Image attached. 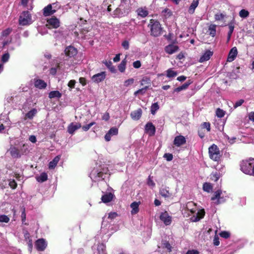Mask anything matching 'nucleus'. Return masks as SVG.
Returning <instances> with one entry per match:
<instances>
[{"label": "nucleus", "mask_w": 254, "mask_h": 254, "mask_svg": "<svg viewBox=\"0 0 254 254\" xmlns=\"http://www.w3.org/2000/svg\"><path fill=\"white\" fill-rule=\"evenodd\" d=\"M109 170L106 167L101 169L94 168L90 173V178L94 182L105 179Z\"/></svg>", "instance_id": "f257e3e1"}, {"label": "nucleus", "mask_w": 254, "mask_h": 254, "mask_svg": "<svg viewBox=\"0 0 254 254\" xmlns=\"http://www.w3.org/2000/svg\"><path fill=\"white\" fill-rule=\"evenodd\" d=\"M148 27L150 28V34L154 37L159 36L162 32V28L160 23L153 19H151Z\"/></svg>", "instance_id": "f03ea898"}, {"label": "nucleus", "mask_w": 254, "mask_h": 254, "mask_svg": "<svg viewBox=\"0 0 254 254\" xmlns=\"http://www.w3.org/2000/svg\"><path fill=\"white\" fill-rule=\"evenodd\" d=\"M254 162V159L242 161L240 164L241 170L246 174L251 175Z\"/></svg>", "instance_id": "7ed1b4c3"}, {"label": "nucleus", "mask_w": 254, "mask_h": 254, "mask_svg": "<svg viewBox=\"0 0 254 254\" xmlns=\"http://www.w3.org/2000/svg\"><path fill=\"white\" fill-rule=\"evenodd\" d=\"M208 153L210 158L215 161H218L220 160L221 155L220 150L217 146L213 144L209 147Z\"/></svg>", "instance_id": "20e7f679"}, {"label": "nucleus", "mask_w": 254, "mask_h": 254, "mask_svg": "<svg viewBox=\"0 0 254 254\" xmlns=\"http://www.w3.org/2000/svg\"><path fill=\"white\" fill-rule=\"evenodd\" d=\"M129 11V6L128 4H120L114 11V15L118 17H123L126 15Z\"/></svg>", "instance_id": "39448f33"}, {"label": "nucleus", "mask_w": 254, "mask_h": 254, "mask_svg": "<svg viewBox=\"0 0 254 254\" xmlns=\"http://www.w3.org/2000/svg\"><path fill=\"white\" fill-rule=\"evenodd\" d=\"M19 23L21 25H27L32 23L31 15L29 11H24L20 16Z\"/></svg>", "instance_id": "423d86ee"}, {"label": "nucleus", "mask_w": 254, "mask_h": 254, "mask_svg": "<svg viewBox=\"0 0 254 254\" xmlns=\"http://www.w3.org/2000/svg\"><path fill=\"white\" fill-rule=\"evenodd\" d=\"M159 218L166 226L170 225L172 222V217L169 215L167 211L162 212Z\"/></svg>", "instance_id": "0eeeda50"}, {"label": "nucleus", "mask_w": 254, "mask_h": 254, "mask_svg": "<svg viewBox=\"0 0 254 254\" xmlns=\"http://www.w3.org/2000/svg\"><path fill=\"white\" fill-rule=\"evenodd\" d=\"M47 246V242L43 238L37 240L35 242V247L38 251H44Z\"/></svg>", "instance_id": "6e6552de"}, {"label": "nucleus", "mask_w": 254, "mask_h": 254, "mask_svg": "<svg viewBox=\"0 0 254 254\" xmlns=\"http://www.w3.org/2000/svg\"><path fill=\"white\" fill-rule=\"evenodd\" d=\"M106 76V72L105 71H102L93 75L91 77V79L94 82L99 83L105 79Z\"/></svg>", "instance_id": "1a4fd4ad"}, {"label": "nucleus", "mask_w": 254, "mask_h": 254, "mask_svg": "<svg viewBox=\"0 0 254 254\" xmlns=\"http://www.w3.org/2000/svg\"><path fill=\"white\" fill-rule=\"evenodd\" d=\"M221 194L222 190H217L215 192L214 196L211 197V199L213 201L216 199L217 201L215 202L216 204H219L221 202H224L225 199H224L223 197H221Z\"/></svg>", "instance_id": "9d476101"}, {"label": "nucleus", "mask_w": 254, "mask_h": 254, "mask_svg": "<svg viewBox=\"0 0 254 254\" xmlns=\"http://www.w3.org/2000/svg\"><path fill=\"white\" fill-rule=\"evenodd\" d=\"M179 47L178 46L171 44L166 46L164 50L165 52L168 54H173L179 51Z\"/></svg>", "instance_id": "9b49d317"}, {"label": "nucleus", "mask_w": 254, "mask_h": 254, "mask_svg": "<svg viewBox=\"0 0 254 254\" xmlns=\"http://www.w3.org/2000/svg\"><path fill=\"white\" fill-rule=\"evenodd\" d=\"M64 53L66 56L71 58L76 55L77 50L74 47L69 46L65 49Z\"/></svg>", "instance_id": "f8f14e48"}, {"label": "nucleus", "mask_w": 254, "mask_h": 254, "mask_svg": "<svg viewBox=\"0 0 254 254\" xmlns=\"http://www.w3.org/2000/svg\"><path fill=\"white\" fill-rule=\"evenodd\" d=\"M118 133V129L116 127H111L108 132L105 135V139L107 141L111 140V136L117 135Z\"/></svg>", "instance_id": "ddd939ff"}, {"label": "nucleus", "mask_w": 254, "mask_h": 254, "mask_svg": "<svg viewBox=\"0 0 254 254\" xmlns=\"http://www.w3.org/2000/svg\"><path fill=\"white\" fill-rule=\"evenodd\" d=\"M47 26H51V28H57L60 26V20L56 17H52L47 20Z\"/></svg>", "instance_id": "4468645a"}, {"label": "nucleus", "mask_w": 254, "mask_h": 254, "mask_svg": "<svg viewBox=\"0 0 254 254\" xmlns=\"http://www.w3.org/2000/svg\"><path fill=\"white\" fill-rule=\"evenodd\" d=\"M186 143V138L181 135L177 136L174 140V144L177 147H179Z\"/></svg>", "instance_id": "2eb2a0df"}, {"label": "nucleus", "mask_w": 254, "mask_h": 254, "mask_svg": "<svg viewBox=\"0 0 254 254\" xmlns=\"http://www.w3.org/2000/svg\"><path fill=\"white\" fill-rule=\"evenodd\" d=\"M55 3L52 4H49L43 9V15L45 16H48L52 15L56 12V10L52 9V5H54Z\"/></svg>", "instance_id": "dca6fc26"}, {"label": "nucleus", "mask_w": 254, "mask_h": 254, "mask_svg": "<svg viewBox=\"0 0 254 254\" xmlns=\"http://www.w3.org/2000/svg\"><path fill=\"white\" fill-rule=\"evenodd\" d=\"M11 156L14 158H18L20 157L19 148L14 146H11L8 150Z\"/></svg>", "instance_id": "f3484780"}, {"label": "nucleus", "mask_w": 254, "mask_h": 254, "mask_svg": "<svg viewBox=\"0 0 254 254\" xmlns=\"http://www.w3.org/2000/svg\"><path fill=\"white\" fill-rule=\"evenodd\" d=\"M81 127V124L79 123L74 124L71 123L67 127V131L69 134H72L75 130Z\"/></svg>", "instance_id": "a211bd4d"}, {"label": "nucleus", "mask_w": 254, "mask_h": 254, "mask_svg": "<svg viewBox=\"0 0 254 254\" xmlns=\"http://www.w3.org/2000/svg\"><path fill=\"white\" fill-rule=\"evenodd\" d=\"M238 54V51L236 47H234L232 48L230 51L229 52L228 58L227 61L229 62H231L233 61L236 58Z\"/></svg>", "instance_id": "6ab92c4d"}, {"label": "nucleus", "mask_w": 254, "mask_h": 254, "mask_svg": "<svg viewBox=\"0 0 254 254\" xmlns=\"http://www.w3.org/2000/svg\"><path fill=\"white\" fill-rule=\"evenodd\" d=\"M145 130L150 135H153L155 133V127L152 123H147L145 127Z\"/></svg>", "instance_id": "aec40b11"}, {"label": "nucleus", "mask_w": 254, "mask_h": 254, "mask_svg": "<svg viewBox=\"0 0 254 254\" xmlns=\"http://www.w3.org/2000/svg\"><path fill=\"white\" fill-rule=\"evenodd\" d=\"M204 215V210L203 209L200 210L197 212L196 215H193L191 217V220L192 222H197L199 221L201 219L203 218Z\"/></svg>", "instance_id": "412c9836"}, {"label": "nucleus", "mask_w": 254, "mask_h": 254, "mask_svg": "<svg viewBox=\"0 0 254 254\" xmlns=\"http://www.w3.org/2000/svg\"><path fill=\"white\" fill-rule=\"evenodd\" d=\"M213 52L207 50L206 51L200 58L199 62L200 63H203L204 62L209 60L210 57L212 56Z\"/></svg>", "instance_id": "4be33fe9"}, {"label": "nucleus", "mask_w": 254, "mask_h": 254, "mask_svg": "<svg viewBox=\"0 0 254 254\" xmlns=\"http://www.w3.org/2000/svg\"><path fill=\"white\" fill-rule=\"evenodd\" d=\"M141 115L142 110L139 108L136 111L132 112L130 114V116L133 120H138L140 118Z\"/></svg>", "instance_id": "5701e85b"}, {"label": "nucleus", "mask_w": 254, "mask_h": 254, "mask_svg": "<svg viewBox=\"0 0 254 254\" xmlns=\"http://www.w3.org/2000/svg\"><path fill=\"white\" fill-rule=\"evenodd\" d=\"M114 194L111 192L106 193L102 195L101 200L104 203H108L111 201L113 198Z\"/></svg>", "instance_id": "b1692460"}, {"label": "nucleus", "mask_w": 254, "mask_h": 254, "mask_svg": "<svg viewBox=\"0 0 254 254\" xmlns=\"http://www.w3.org/2000/svg\"><path fill=\"white\" fill-rule=\"evenodd\" d=\"M34 85L39 89H44L47 87V83L42 79H35Z\"/></svg>", "instance_id": "393cba45"}, {"label": "nucleus", "mask_w": 254, "mask_h": 254, "mask_svg": "<svg viewBox=\"0 0 254 254\" xmlns=\"http://www.w3.org/2000/svg\"><path fill=\"white\" fill-rule=\"evenodd\" d=\"M137 15L141 18H144L148 14V12L146 8H139L136 10Z\"/></svg>", "instance_id": "a878e982"}, {"label": "nucleus", "mask_w": 254, "mask_h": 254, "mask_svg": "<svg viewBox=\"0 0 254 254\" xmlns=\"http://www.w3.org/2000/svg\"><path fill=\"white\" fill-rule=\"evenodd\" d=\"M186 208L187 210H189L191 213H194L196 210L195 204L192 201L188 202L186 204Z\"/></svg>", "instance_id": "bb28decb"}, {"label": "nucleus", "mask_w": 254, "mask_h": 254, "mask_svg": "<svg viewBox=\"0 0 254 254\" xmlns=\"http://www.w3.org/2000/svg\"><path fill=\"white\" fill-rule=\"evenodd\" d=\"M199 0H193L191 3L189 8V12L190 14H192L194 13L195 8L198 5Z\"/></svg>", "instance_id": "cd10ccee"}, {"label": "nucleus", "mask_w": 254, "mask_h": 254, "mask_svg": "<svg viewBox=\"0 0 254 254\" xmlns=\"http://www.w3.org/2000/svg\"><path fill=\"white\" fill-rule=\"evenodd\" d=\"M139 203V202H133L130 204V207L132 209L131 211V214H135L138 212Z\"/></svg>", "instance_id": "c85d7f7f"}, {"label": "nucleus", "mask_w": 254, "mask_h": 254, "mask_svg": "<svg viewBox=\"0 0 254 254\" xmlns=\"http://www.w3.org/2000/svg\"><path fill=\"white\" fill-rule=\"evenodd\" d=\"M190 81H188L186 83H185L184 84H183L182 86H180L176 88L174 90V92H179L182 90L186 89L191 84Z\"/></svg>", "instance_id": "c756f323"}, {"label": "nucleus", "mask_w": 254, "mask_h": 254, "mask_svg": "<svg viewBox=\"0 0 254 254\" xmlns=\"http://www.w3.org/2000/svg\"><path fill=\"white\" fill-rule=\"evenodd\" d=\"M105 65L109 68L110 71L112 73H115L116 72V69L115 67L113 65L111 61H105L103 62Z\"/></svg>", "instance_id": "7c9ffc66"}, {"label": "nucleus", "mask_w": 254, "mask_h": 254, "mask_svg": "<svg viewBox=\"0 0 254 254\" xmlns=\"http://www.w3.org/2000/svg\"><path fill=\"white\" fill-rule=\"evenodd\" d=\"M19 152L20 153V157L24 154L27 153L28 152V145L26 144H23L19 147Z\"/></svg>", "instance_id": "2f4dec72"}, {"label": "nucleus", "mask_w": 254, "mask_h": 254, "mask_svg": "<svg viewBox=\"0 0 254 254\" xmlns=\"http://www.w3.org/2000/svg\"><path fill=\"white\" fill-rule=\"evenodd\" d=\"M36 180L40 183H43L44 182H45L48 179V175L46 173H41L40 176H37Z\"/></svg>", "instance_id": "473e14b6"}, {"label": "nucleus", "mask_w": 254, "mask_h": 254, "mask_svg": "<svg viewBox=\"0 0 254 254\" xmlns=\"http://www.w3.org/2000/svg\"><path fill=\"white\" fill-rule=\"evenodd\" d=\"M60 157L59 156H57L54 158L53 161H51L49 164V168L50 169H54L57 165V163L59 161Z\"/></svg>", "instance_id": "72a5a7b5"}, {"label": "nucleus", "mask_w": 254, "mask_h": 254, "mask_svg": "<svg viewBox=\"0 0 254 254\" xmlns=\"http://www.w3.org/2000/svg\"><path fill=\"white\" fill-rule=\"evenodd\" d=\"M62 96V94L59 91H51L49 94L50 98H60Z\"/></svg>", "instance_id": "f704fd0d"}, {"label": "nucleus", "mask_w": 254, "mask_h": 254, "mask_svg": "<svg viewBox=\"0 0 254 254\" xmlns=\"http://www.w3.org/2000/svg\"><path fill=\"white\" fill-rule=\"evenodd\" d=\"M160 194L161 195V196L165 198L169 197L171 196V193L166 188L160 189Z\"/></svg>", "instance_id": "c9c22d12"}, {"label": "nucleus", "mask_w": 254, "mask_h": 254, "mask_svg": "<svg viewBox=\"0 0 254 254\" xmlns=\"http://www.w3.org/2000/svg\"><path fill=\"white\" fill-rule=\"evenodd\" d=\"M220 177V173L217 172H213L210 175V179L214 182H217Z\"/></svg>", "instance_id": "e433bc0d"}, {"label": "nucleus", "mask_w": 254, "mask_h": 254, "mask_svg": "<svg viewBox=\"0 0 254 254\" xmlns=\"http://www.w3.org/2000/svg\"><path fill=\"white\" fill-rule=\"evenodd\" d=\"M216 25L214 24H211L209 26L208 30L209 32V35L212 37H214L216 35Z\"/></svg>", "instance_id": "4c0bfd02"}, {"label": "nucleus", "mask_w": 254, "mask_h": 254, "mask_svg": "<svg viewBox=\"0 0 254 254\" xmlns=\"http://www.w3.org/2000/svg\"><path fill=\"white\" fill-rule=\"evenodd\" d=\"M12 32L11 28H8L2 31L1 33V36L0 39L2 40L3 37H6L8 36Z\"/></svg>", "instance_id": "58836bf2"}, {"label": "nucleus", "mask_w": 254, "mask_h": 254, "mask_svg": "<svg viewBox=\"0 0 254 254\" xmlns=\"http://www.w3.org/2000/svg\"><path fill=\"white\" fill-rule=\"evenodd\" d=\"M37 113V110L33 109L29 111L25 115L26 117L29 119H32Z\"/></svg>", "instance_id": "ea45409f"}, {"label": "nucleus", "mask_w": 254, "mask_h": 254, "mask_svg": "<svg viewBox=\"0 0 254 254\" xmlns=\"http://www.w3.org/2000/svg\"><path fill=\"white\" fill-rule=\"evenodd\" d=\"M127 61L126 59H124L122 61L121 64L118 66V69L121 72H123L125 71L126 69V65Z\"/></svg>", "instance_id": "a19ab883"}, {"label": "nucleus", "mask_w": 254, "mask_h": 254, "mask_svg": "<svg viewBox=\"0 0 254 254\" xmlns=\"http://www.w3.org/2000/svg\"><path fill=\"white\" fill-rule=\"evenodd\" d=\"M203 190L205 191L209 192L212 190V186L210 183H205L203 185Z\"/></svg>", "instance_id": "79ce46f5"}, {"label": "nucleus", "mask_w": 254, "mask_h": 254, "mask_svg": "<svg viewBox=\"0 0 254 254\" xmlns=\"http://www.w3.org/2000/svg\"><path fill=\"white\" fill-rule=\"evenodd\" d=\"M167 76L169 78L174 77L177 75V72L172 69L169 68L167 71Z\"/></svg>", "instance_id": "37998d69"}, {"label": "nucleus", "mask_w": 254, "mask_h": 254, "mask_svg": "<svg viewBox=\"0 0 254 254\" xmlns=\"http://www.w3.org/2000/svg\"><path fill=\"white\" fill-rule=\"evenodd\" d=\"M159 107L157 103H154L151 106L150 111L152 114L154 115L159 109Z\"/></svg>", "instance_id": "c03bdc74"}, {"label": "nucleus", "mask_w": 254, "mask_h": 254, "mask_svg": "<svg viewBox=\"0 0 254 254\" xmlns=\"http://www.w3.org/2000/svg\"><path fill=\"white\" fill-rule=\"evenodd\" d=\"M228 27H229V32L228 34H232L234 27H235V21L234 20H232L231 22H230L228 24Z\"/></svg>", "instance_id": "a18cd8bd"}, {"label": "nucleus", "mask_w": 254, "mask_h": 254, "mask_svg": "<svg viewBox=\"0 0 254 254\" xmlns=\"http://www.w3.org/2000/svg\"><path fill=\"white\" fill-rule=\"evenodd\" d=\"M239 15L241 18H245L249 16V12L245 9H242L239 12Z\"/></svg>", "instance_id": "49530a36"}, {"label": "nucleus", "mask_w": 254, "mask_h": 254, "mask_svg": "<svg viewBox=\"0 0 254 254\" xmlns=\"http://www.w3.org/2000/svg\"><path fill=\"white\" fill-rule=\"evenodd\" d=\"M225 114V112L223 111V110L218 108L216 109V115L217 116V117L221 118L224 116Z\"/></svg>", "instance_id": "de8ad7c7"}, {"label": "nucleus", "mask_w": 254, "mask_h": 254, "mask_svg": "<svg viewBox=\"0 0 254 254\" xmlns=\"http://www.w3.org/2000/svg\"><path fill=\"white\" fill-rule=\"evenodd\" d=\"M147 184L148 186L152 188L154 187L155 186V184L153 181V177H151L150 175L148 176L147 179Z\"/></svg>", "instance_id": "09e8293b"}, {"label": "nucleus", "mask_w": 254, "mask_h": 254, "mask_svg": "<svg viewBox=\"0 0 254 254\" xmlns=\"http://www.w3.org/2000/svg\"><path fill=\"white\" fill-rule=\"evenodd\" d=\"M9 220V218L7 215H0V222L8 223Z\"/></svg>", "instance_id": "8fccbe9b"}, {"label": "nucleus", "mask_w": 254, "mask_h": 254, "mask_svg": "<svg viewBox=\"0 0 254 254\" xmlns=\"http://www.w3.org/2000/svg\"><path fill=\"white\" fill-rule=\"evenodd\" d=\"M163 247L166 248L168 252H170L172 251V247L169 243L167 241H165L162 243Z\"/></svg>", "instance_id": "3c124183"}, {"label": "nucleus", "mask_w": 254, "mask_h": 254, "mask_svg": "<svg viewBox=\"0 0 254 254\" xmlns=\"http://www.w3.org/2000/svg\"><path fill=\"white\" fill-rule=\"evenodd\" d=\"M9 54L8 53H6L4 54L1 57V62L3 63H5L7 62H8L9 59Z\"/></svg>", "instance_id": "603ef678"}, {"label": "nucleus", "mask_w": 254, "mask_h": 254, "mask_svg": "<svg viewBox=\"0 0 254 254\" xmlns=\"http://www.w3.org/2000/svg\"><path fill=\"white\" fill-rule=\"evenodd\" d=\"M134 80L133 78H129L127 80H126L124 82V86L125 87H128L134 83Z\"/></svg>", "instance_id": "864d4df0"}, {"label": "nucleus", "mask_w": 254, "mask_h": 254, "mask_svg": "<svg viewBox=\"0 0 254 254\" xmlns=\"http://www.w3.org/2000/svg\"><path fill=\"white\" fill-rule=\"evenodd\" d=\"M220 237L225 238L227 239L230 237V233L229 232L227 231H222L219 234Z\"/></svg>", "instance_id": "5fc2aeb1"}, {"label": "nucleus", "mask_w": 254, "mask_h": 254, "mask_svg": "<svg viewBox=\"0 0 254 254\" xmlns=\"http://www.w3.org/2000/svg\"><path fill=\"white\" fill-rule=\"evenodd\" d=\"M95 124V122H91L90 123V124H88V125H85V126H83L82 128V129L85 131H86L87 130H88L89 129V128L93 125H94Z\"/></svg>", "instance_id": "6e6d98bb"}, {"label": "nucleus", "mask_w": 254, "mask_h": 254, "mask_svg": "<svg viewBox=\"0 0 254 254\" xmlns=\"http://www.w3.org/2000/svg\"><path fill=\"white\" fill-rule=\"evenodd\" d=\"M8 182H9V185L11 188L14 189L16 188L17 184H16V182L15 181V180L10 179V180H8Z\"/></svg>", "instance_id": "4d7b16f0"}, {"label": "nucleus", "mask_w": 254, "mask_h": 254, "mask_svg": "<svg viewBox=\"0 0 254 254\" xmlns=\"http://www.w3.org/2000/svg\"><path fill=\"white\" fill-rule=\"evenodd\" d=\"M163 157L168 161H171L173 158V155L171 153H165Z\"/></svg>", "instance_id": "13d9d810"}, {"label": "nucleus", "mask_w": 254, "mask_h": 254, "mask_svg": "<svg viewBox=\"0 0 254 254\" xmlns=\"http://www.w3.org/2000/svg\"><path fill=\"white\" fill-rule=\"evenodd\" d=\"M244 103V99H240L236 102V103L234 104V108H237V107L241 106Z\"/></svg>", "instance_id": "bf43d9fd"}, {"label": "nucleus", "mask_w": 254, "mask_h": 254, "mask_svg": "<svg viewBox=\"0 0 254 254\" xmlns=\"http://www.w3.org/2000/svg\"><path fill=\"white\" fill-rule=\"evenodd\" d=\"M224 15L222 13H217L215 15V19L217 21H219L223 19Z\"/></svg>", "instance_id": "052dcab7"}, {"label": "nucleus", "mask_w": 254, "mask_h": 254, "mask_svg": "<svg viewBox=\"0 0 254 254\" xmlns=\"http://www.w3.org/2000/svg\"><path fill=\"white\" fill-rule=\"evenodd\" d=\"M122 47L125 50H128L129 49V42L127 40L124 41L122 43Z\"/></svg>", "instance_id": "680f3d73"}, {"label": "nucleus", "mask_w": 254, "mask_h": 254, "mask_svg": "<svg viewBox=\"0 0 254 254\" xmlns=\"http://www.w3.org/2000/svg\"><path fill=\"white\" fill-rule=\"evenodd\" d=\"M202 126L203 128H206L208 131L210 130V124L208 122H204L202 124Z\"/></svg>", "instance_id": "e2e57ef3"}, {"label": "nucleus", "mask_w": 254, "mask_h": 254, "mask_svg": "<svg viewBox=\"0 0 254 254\" xmlns=\"http://www.w3.org/2000/svg\"><path fill=\"white\" fill-rule=\"evenodd\" d=\"M141 63L139 61H136L133 63V66L135 68H138L141 66Z\"/></svg>", "instance_id": "0e129e2a"}, {"label": "nucleus", "mask_w": 254, "mask_h": 254, "mask_svg": "<svg viewBox=\"0 0 254 254\" xmlns=\"http://www.w3.org/2000/svg\"><path fill=\"white\" fill-rule=\"evenodd\" d=\"M219 239L218 236H215L213 239V244L214 246H217L219 245Z\"/></svg>", "instance_id": "69168bd1"}, {"label": "nucleus", "mask_w": 254, "mask_h": 254, "mask_svg": "<svg viewBox=\"0 0 254 254\" xmlns=\"http://www.w3.org/2000/svg\"><path fill=\"white\" fill-rule=\"evenodd\" d=\"M76 83L75 80H70L68 83V86L70 88H73L74 87L75 84Z\"/></svg>", "instance_id": "338daca9"}, {"label": "nucleus", "mask_w": 254, "mask_h": 254, "mask_svg": "<svg viewBox=\"0 0 254 254\" xmlns=\"http://www.w3.org/2000/svg\"><path fill=\"white\" fill-rule=\"evenodd\" d=\"M186 254H199L198 251L195 250H189Z\"/></svg>", "instance_id": "774afa93"}]
</instances>
